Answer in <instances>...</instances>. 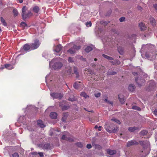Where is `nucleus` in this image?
<instances>
[{
    "label": "nucleus",
    "mask_w": 157,
    "mask_h": 157,
    "mask_svg": "<svg viewBox=\"0 0 157 157\" xmlns=\"http://www.w3.org/2000/svg\"><path fill=\"white\" fill-rule=\"evenodd\" d=\"M94 48V45H91L90 46H87L85 49V51L87 52H89Z\"/></svg>",
    "instance_id": "15"
},
{
    "label": "nucleus",
    "mask_w": 157,
    "mask_h": 157,
    "mask_svg": "<svg viewBox=\"0 0 157 157\" xmlns=\"http://www.w3.org/2000/svg\"><path fill=\"white\" fill-rule=\"evenodd\" d=\"M101 94L100 93L95 94V96L96 97H98L100 96Z\"/></svg>",
    "instance_id": "56"
},
{
    "label": "nucleus",
    "mask_w": 157,
    "mask_h": 157,
    "mask_svg": "<svg viewBox=\"0 0 157 157\" xmlns=\"http://www.w3.org/2000/svg\"><path fill=\"white\" fill-rule=\"evenodd\" d=\"M77 4L78 5H85L84 0H81L80 1L78 2Z\"/></svg>",
    "instance_id": "33"
},
{
    "label": "nucleus",
    "mask_w": 157,
    "mask_h": 157,
    "mask_svg": "<svg viewBox=\"0 0 157 157\" xmlns=\"http://www.w3.org/2000/svg\"><path fill=\"white\" fill-rule=\"evenodd\" d=\"M51 77H52V74L51 73L46 75L45 77L46 82H47V81H48V80L50 79V78Z\"/></svg>",
    "instance_id": "25"
},
{
    "label": "nucleus",
    "mask_w": 157,
    "mask_h": 157,
    "mask_svg": "<svg viewBox=\"0 0 157 157\" xmlns=\"http://www.w3.org/2000/svg\"><path fill=\"white\" fill-rule=\"evenodd\" d=\"M57 114L55 112H52L50 114V116L52 119H56L57 117Z\"/></svg>",
    "instance_id": "20"
},
{
    "label": "nucleus",
    "mask_w": 157,
    "mask_h": 157,
    "mask_svg": "<svg viewBox=\"0 0 157 157\" xmlns=\"http://www.w3.org/2000/svg\"><path fill=\"white\" fill-rule=\"evenodd\" d=\"M141 55L143 57L145 55L146 58L152 60L156 58V50L155 46L151 44L143 45L140 51Z\"/></svg>",
    "instance_id": "1"
},
{
    "label": "nucleus",
    "mask_w": 157,
    "mask_h": 157,
    "mask_svg": "<svg viewBox=\"0 0 157 157\" xmlns=\"http://www.w3.org/2000/svg\"><path fill=\"white\" fill-rule=\"evenodd\" d=\"M59 106L61 107L62 110H66L68 109V107L65 105H63L61 103H60L59 104Z\"/></svg>",
    "instance_id": "27"
},
{
    "label": "nucleus",
    "mask_w": 157,
    "mask_h": 157,
    "mask_svg": "<svg viewBox=\"0 0 157 157\" xmlns=\"http://www.w3.org/2000/svg\"><path fill=\"white\" fill-rule=\"evenodd\" d=\"M154 8L156 9L157 10V4H156L154 5Z\"/></svg>",
    "instance_id": "64"
},
{
    "label": "nucleus",
    "mask_w": 157,
    "mask_h": 157,
    "mask_svg": "<svg viewBox=\"0 0 157 157\" xmlns=\"http://www.w3.org/2000/svg\"><path fill=\"white\" fill-rule=\"evenodd\" d=\"M118 50L120 54L122 55L124 52V48L122 47L119 46L118 47Z\"/></svg>",
    "instance_id": "22"
},
{
    "label": "nucleus",
    "mask_w": 157,
    "mask_h": 157,
    "mask_svg": "<svg viewBox=\"0 0 157 157\" xmlns=\"http://www.w3.org/2000/svg\"><path fill=\"white\" fill-rule=\"evenodd\" d=\"M154 114L157 116V109H156L154 111Z\"/></svg>",
    "instance_id": "61"
},
{
    "label": "nucleus",
    "mask_w": 157,
    "mask_h": 157,
    "mask_svg": "<svg viewBox=\"0 0 157 157\" xmlns=\"http://www.w3.org/2000/svg\"><path fill=\"white\" fill-rule=\"evenodd\" d=\"M80 48L81 47L79 46H77L75 45L73 46V48H71V49L68 50L67 52L71 54H73L76 52L77 50L80 49Z\"/></svg>",
    "instance_id": "9"
},
{
    "label": "nucleus",
    "mask_w": 157,
    "mask_h": 157,
    "mask_svg": "<svg viewBox=\"0 0 157 157\" xmlns=\"http://www.w3.org/2000/svg\"><path fill=\"white\" fill-rule=\"evenodd\" d=\"M8 147H6L4 149V153H5V155H6V150H7L8 148Z\"/></svg>",
    "instance_id": "62"
},
{
    "label": "nucleus",
    "mask_w": 157,
    "mask_h": 157,
    "mask_svg": "<svg viewBox=\"0 0 157 157\" xmlns=\"http://www.w3.org/2000/svg\"><path fill=\"white\" fill-rule=\"evenodd\" d=\"M153 157H157V151H156L153 155Z\"/></svg>",
    "instance_id": "63"
},
{
    "label": "nucleus",
    "mask_w": 157,
    "mask_h": 157,
    "mask_svg": "<svg viewBox=\"0 0 157 157\" xmlns=\"http://www.w3.org/2000/svg\"><path fill=\"white\" fill-rule=\"evenodd\" d=\"M0 19L2 23L3 24V25L5 26H6L7 23L3 18L2 17H1Z\"/></svg>",
    "instance_id": "32"
},
{
    "label": "nucleus",
    "mask_w": 157,
    "mask_h": 157,
    "mask_svg": "<svg viewBox=\"0 0 157 157\" xmlns=\"http://www.w3.org/2000/svg\"><path fill=\"white\" fill-rule=\"evenodd\" d=\"M112 63L113 64H119L120 63V62L119 60H115L114 61H112Z\"/></svg>",
    "instance_id": "42"
},
{
    "label": "nucleus",
    "mask_w": 157,
    "mask_h": 157,
    "mask_svg": "<svg viewBox=\"0 0 157 157\" xmlns=\"http://www.w3.org/2000/svg\"><path fill=\"white\" fill-rule=\"evenodd\" d=\"M33 11L36 13H38L39 10V8L37 6H35L33 9Z\"/></svg>",
    "instance_id": "28"
},
{
    "label": "nucleus",
    "mask_w": 157,
    "mask_h": 157,
    "mask_svg": "<svg viewBox=\"0 0 157 157\" xmlns=\"http://www.w3.org/2000/svg\"><path fill=\"white\" fill-rule=\"evenodd\" d=\"M40 44L41 42L39 40H35L33 42L30 44L31 50H33L37 49L39 47Z\"/></svg>",
    "instance_id": "6"
},
{
    "label": "nucleus",
    "mask_w": 157,
    "mask_h": 157,
    "mask_svg": "<svg viewBox=\"0 0 157 157\" xmlns=\"http://www.w3.org/2000/svg\"><path fill=\"white\" fill-rule=\"evenodd\" d=\"M118 98L121 103L123 104L124 102V99L123 96L121 94H119L118 95Z\"/></svg>",
    "instance_id": "19"
},
{
    "label": "nucleus",
    "mask_w": 157,
    "mask_h": 157,
    "mask_svg": "<svg viewBox=\"0 0 157 157\" xmlns=\"http://www.w3.org/2000/svg\"><path fill=\"white\" fill-rule=\"evenodd\" d=\"M107 152L108 154L111 155L115 154L116 152V151L115 150H112L109 149L107 150Z\"/></svg>",
    "instance_id": "21"
},
{
    "label": "nucleus",
    "mask_w": 157,
    "mask_h": 157,
    "mask_svg": "<svg viewBox=\"0 0 157 157\" xmlns=\"http://www.w3.org/2000/svg\"><path fill=\"white\" fill-rule=\"evenodd\" d=\"M25 125L26 126H27L26 127L28 129L29 131H32V130H34L33 129L31 128L29 126H28V124H25Z\"/></svg>",
    "instance_id": "50"
},
{
    "label": "nucleus",
    "mask_w": 157,
    "mask_h": 157,
    "mask_svg": "<svg viewBox=\"0 0 157 157\" xmlns=\"http://www.w3.org/2000/svg\"><path fill=\"white\" fill-rule=\"evenodd\" d=\"M105 128L106 130L109 132H116L118 129L117 127H112L111 126H109V124H106L105 125Z\"/></svg>",
    "instance_id": "7"
},
{
    "label": "nucleus",
    "mask_w": 157,
    "mask_h": 157,
    "mask_svg": "<svg viewBox=\"0 0 157 157\" xmlns=\"http://www.w3.org/2000/svg\"><path fill=\"white\" fill-rule=\"evenodd\" d=\"M102 56L103 57H104L106 59H108V58H109V56L106 55L105 54H103Z\"/></svg>",
    "instance_id": "58"
},
{
    "label": "nucleus",
    "mask_w": 157,
    "mask_h": 157,
    "mask_svg": "<svg viewBox=\"0 0 157 157\" xmlns=\"http://www.w3.org/2000/svg\"><path fill=\"white\" fill-rule=\"evenodd\" d=\"M86 25L88 27H91L92 25V23L90 21H87L86 23Z\"/></svg>",
    "instance_id": "38"
},
{
    "label": "nucleus",
    "mask_w": 157,
    "mask_h": 157,
    "mask_svg": "<svg viewBox=\"0 0 157 157\" xmlns=\"http://www.w3.org/2000/svg\"><path fill=\"white\" fill-rule=\"evenodd\" d=\"M73 86L74 88L77 89L78 87L77 83L76 82L73 85Z\"/></svg>",
    "instance_id": "60"
},
{
    "label": "nucleus",
    "mask_w": 157,
    "mask_h": 157,
    "mask_svg": "<svg viewBox=\"0 0 157 157\" xmlns=\"http://www.w3.org/2000/svg\"><path fill=\"white\" fill-rule=\"evenodd\" d=\"M135 88V86L133 84H130L129 86L128 89L131 91H132L134 90Z\"/></svg>",
    "instance_id": "26"
},
{
    "label": "nucleus",
    "mask_w": 157,
    "mask_h": 157,
    "mask_svg": "<svg viewBox=\"0 0 157 157\" xmlns=\"http://www.w3.org/2000/svg\"><path fill=\"white\" fill-rule=\"evenodd\" d=\"M43 56L45 57L47 59H49L51 58V55L50 54H48L46 55H44V54H43Z\"/></svg>",
    "instance_id": "36"
},
{
    "label": "nucleus",
    "mask_w": 157,
    "mask_h": 157,
    "mask_svg": "<svg viewBox=\"0 0 157 157\" xmlns=\"http://www.w3.org/2000/svg\"><path fill=\"white\" fill-rule=\"evenodd\" d=\"M68 61L69 62H73V58L71 57H69L68 59Z\"/></svg>",
    "instance_id": "52"
},
{
    "label": "nucleus",
    "mask_w": 157,
    "mask_h": 157,
    "mask_svg": "<svg viewBox=\"0 0 157 157\" xmlns=\"http://www.w3.org/2000/svg\"><path fill=\"white\" fill-rule=\"evenodd\" d=\"M27 10V8L26 7V6H24L22 8V16L23 15H25L26 13L27 12H26Z\"/></svg>",
    "instance_id": "23"
},
{
    "label": "nucleus",
    "mask_w": 157,
    "mask_h": 157,
    "mask_svg": "<svg viewBox=\"0 0 157 157\" xmlns=\"http://www.w3.org/2000/svg\"><path fill=\"white\" fill-rule=\"evenodd\" d=\"M67 116V113H64L63 114V116L62 118V121L63 122H65L66 120Z\"/></svg>",
    "instance_id": "30"
},
{
    "label": "nucleus",
    "mask_w": 157,
    "mask_h": 157,
    "mask_svg": "<svg viewBox=\"0 0 157 157\" xmlns=\"http://www.w3.org/2000/svg\"><path fill=\"white\" fill-rule=\"evenodd\" d=\"M111 120L114 121L115 122L117 123V124H120V121L119 120H118L115 118H114L112 119Z\"/></svg>",
    "instance_id": "43"
},
{
    "label": "nucleus",
    "mask_w": 157,
    "mask_h": 157,
    "mask_svg": "<svg viewBox=\"0 0 157 157\" xmlns=\"http://www.w3.org/2000/svg\"><path fill=\"white\" fill-rule=\"evenodd\" d=\"M104 101L108 104H111V105H113V102L112 101H110L108 100L107 99H105Z\"/></svg>",
    "instance_id": "47"
},
{
    "label": "nucleus",
    "mask_w": 157,
    "mask_h": 157,
    "mask_svg": "<svg viewBox=\"0 0 157 157\" xmlns=\"http://www.w3.org/2000/svg\"><path fill=\"white\" fill-rule=\"evenodd\" d=\"M26 121V118L24 116H20L19 118L18 121L22 123H24V124L25 123Z\"/></svg>",
    "instance_id": "18"
},
{
    "label": "nucleus",
    "mask_w": 157,
    "mask_h": 157,
    "mask_svg": "<svg viewBox=\"0 0 157 157\" xmlns=\"http://www.w3.org/2000/svg\"><path fill=\"white\" fill-rule=\"evenodd\" d=\"M140 143L143 146L144 149L141 151L142 154L140 157H144L149 153L150 150L149 143L148 141H140Z\"/></svg>",
    "instance_id": "3"
},
{
    "label": "nucleus",
    "mask_w": 157,
    "mask_h": 157,
    "mask_svg": "<svg viewBox=\"0 0 157 157\" xmlns=\"http://www.w3.org/2000/svg\"><path fill=\"white\" fill-rule=\"evenodd\" d=\"M140 128L137 127H130L128 128V130L131 132H133L136 130H139Z\"/></svg>",
    "instance_id": "17"
},
{
    "label": "nucleus",
    "mask_w": 157,
    "mask_h": 157,
    "mask_svg": "<svg viewBox=\"0 0 157 157\" xmlns=\"http://www.w3.org/2000/svg\"><path fill=\"white\" fill-rule=\"evenodd\" d=\"M125 18L124 17H121L119 19V20L120 22H123Z\"/></svg>",
    "instance_id": "54"
},
{
    "label": "nucleus",
    "mask_w": 157,
    "mask_h": 157,
    "mask_svg": "<svg viewBox=\"0 0 157 157\" xmlns=\"http://www.w3.org/2000/svg\"><path fill=\"white\" fill-rule=\"evenodd\" d=\"M50 145L49 144H45L44 145V147L45 149H48L50 148Z\"/></svg>",
    "instance_id": "40"
},
{
    "label": "nucleus",
    "mask_w": 157,
    "mask_h": 157,
    "mask_svg": "<svg viewBox=\"0 0 157 157\" xmlns=\"http://www.w3.org/2000/svg\"><path fill=\"white\" fill-rule=\"evenodd\" d=\"M147 133V132L146 130L142 131L140 132V134L142 135H145Z\"/></svg>",
    "instance_id": "41"
},
{
    "label": "nucleus",
    "mask_w": 157,
    "mask_h": 157,
    "mask_svg": "<svg viewBox=\"0 0 157 157\" xmlns=\"http://www.w3.org/2000/svg\"><path fill=\"white\" fill-rule=\"evenodd\" d=\"M150 22L153 25H155V20L154 18L151 17L150 18Z\"/></svg>",
    "instance_id": "34"
},
{
    "label": "nucleus",
    "mask_w": 157,
    "mask_h": 157,
    "mask_svg": "<svg viewBox=\"0 0 157 157\" xmlns=\"http://www.w3.org/2000/svg\"><path fill=\"white\" fill-rule=\"evenodd\" d=\"M62 139L63 140H70V139L67 137H66V136L65 135H63L62 136Z\"/></svg>",
    "instance_id": "46"
},
{
    "label": "nucleus",
    "mask_w": 157,
    "mask_h": 157,
    "mask_svg": "<svg viewBox=\"0 0 157 157\" xmlns=\"http://www.w3.org/2000/svg\"><path fill=\"white\" fill-rule=\"evenodd\" d=\"M92 147L91 145L90 144H87L86 145V147L88 149H90Z\"/></svg>",
    "instance_id": "57"
},
{
    "label": "nucleus",
    "mask_w": 157,
    "mask_h": 157,
    "mask_svg": "<svg viewBox=\"0 0 157 157\" xmlns=\"http://www.w3.org/2000/svg\"><path fill=\"white\" fill-rule=\"evenodd\" d=\"M136 34H133L130 35H128V38L132 39V38H136Z\"/></svg>",
    "instance_id": "37"
},
{
    "label": "nucleus",
    "mask_w": 157,
    "mask_h": 157,
    "mask_svg": "<svg viewBox=\"0 0 157 157\" xmlns=\"http://www.w3.org/2000/svg\"><path fill=\"white\" fill-rule=\"evenodd\" d=\"M13 157H19V155L17 153H14L12 155Z\"/></svg>",
    "instance_id": "51"
},
{
    "label": "nucleus",
    "mask_w": 157,
    "mask_h": 157,
    "mask_svg": "<svg viewBox=\"0 0 157 157\" xmlns=\"http://www.w3.org/2000/svg\"><path fill=\"white\" fill-rule=\"evenodd\" d=\"M80 95L82 97L85 98H86L88 97V96L87 95L86 93L84 92H81L80 94Z\"/></svg>",
    "instance_id": "35"
},
{
    "label": "nucleus",
    "mask_w": 157,
    "mask_h": 157,
    "mask_svg": "<svg viewBox=\"0 0 157 157\" xmlns=\"http://www.w3.org/2000/svg\"><path fill=\"white\" fill-rule=\"evenodd\" d=\"M23 49L25 51L27 52H29L32 50L31 49V45H29L28 44H25L23 46Z\"/></svg>",
    "instance_id": "12"
},
{
    "label": "nucleus",
    "mask_w": 157,
    "mask_h": 157,
    "mask_svg": "<svg viewBox=\"0 0 157 157\" xmlns=\"http://www.w3.org/2000/svg\"><path fill=\"white\" fill-rule=\"evenodd\" d=\"M13 13L15 16H17L18 14V12L16 9H14L13 10Z\"/></svg>",
    "instance_id": "44"
},
{
    "label": "nucleus",
    "mask_w": 157,
    "mask_h": 157,
    "mask_svg": "<svg viewBox=\"0 0 157 157\" xmlns=\"http://www.w3.org/2000/svg\"><path fill=\"white\" fill-rule=\"evenodd\" d=\"M71 69L70 67H69L68 70H67V72L68 73V74L70 75L71 73Z\"/></svg>",
    "instance_id": "48"
},
{
    "label": "nucleus",
    "mask_w": 157,
    "mask_h": 157,
    "mask_svg": "<svg viewBox=\"0 0 157 157\" xmlns=\"http://www.w3.org/2000/svg\"><path fill=\"white\" fill-rule=\"evenodd\" d=\"M62 46L61 44H59L56 46L54 49L55 54L56 55H59L62 57H64L65 56L64 52L59 54V52L61 50Z\"/></svg>",
    "instance_id": "4"
},
{
    "label": "nucleus",
    "mask_w": 157,
    "mask_h": 157,
    "mask_svg": "<svg viewBox=\"0 0 157 157\" xmlns=\"http://www.w3.org/2000/svg\"><path fill=\"white\" fill-rule=\"evenodd\" d=\"M32 13L30 11H28L25 15L22 16V18L24 20H25L32 16Z\"/></svg>",
    "instance_id": "13"
},
{
    "label": "nucleus",
    "mask_w": 157,
    "mask_h": 157,
    "mask_svg": "<svg viewBox=\"0 0 157 157\" xmlns=\"http://www.w3.org/2000/svg\"><path fill=\"white\" fill-rule=\"evenodd\" d=\"M51 96L53 98V99L55 98H59V99L61 98L63 95L61 94H58L56 93H51L50 94Z\"/></svg>",
    "instance_id": "10"
},
{
    "label": "nucleus",
    "mask_w": 157,
    "mask_h": 157,
    "mask_svg": "<svg viewBox=\"0 0 157 157\" xmlns=\"http://www.w3.org/2000/svg\"><path fill=\"white\" fill-rule=\"evenodd\" d=\"M142 75L143 76L144 79H139L138 77H136L135 78V81L138 84V85L140 86L142 85V84L140 83V82H144L145 81V78H146V80H148L149 78L146 74L145 73H142Z\"/></svg>",
    "instance_id": "5"
},
{
    "label": "nucleus",
    "mask_w": 157,
    "mask_h": 157,
    "mask_svg": "<svg viewBox=\"0 0 157 157\" xmlns=\"http://www.w3.org/2000/svg\"><path fill=\"white\" fill-rule=\"evenodd\" d=\"M5 67L9 70H11L14 68L13 66L10 64H6L5 65Z\"/></svg>",
    "instance_id": "24"
},
{
    "label": "nucleus",
    "mask_w": 157,
    "mask_h": 157,
    "mask_svg": "<svg viewBox=\"0 0 157 157\" xmlns=\"http://www.w3.org/2000/svg\"><path fill=\"white\" fill-rule=\"evenodd\" d=\"M132 109H133L136 110H140V108L139 107L136 106H132Z\"/></svg>",
    "instance_id": "39"
},
{
    "label": "nucleus",
    "mask_w": 157,
    "mask_h": 157,
    "mask_svg": "<svg viewBox=\"0 0 157 157\" xmlns=\"http://www.w3.org/2000/svg\"><path fill=\"white\" fill-rule=\"evenodd\" d=\"M32 107V106L31 105H28L26 109V111L30 109Z\"/></svg>",
    "instance_id": "49"
},
{
    "label": "nucleus",
    "mask_w": 157,
    "mask_h": 157,
    "mask_svg": "<svg viewBox=\"0 0 157 157\" xmlns=\"http://www.w3.org/2000/svg\"><path fill=\"white\" fill-rule=\"evenodd\" d=\"M68 100L69 101H74L75 100V99L74 98H69Z\"/></svg>",
    "instance_id": "55"
},
{
    "label": "nucleus",
    "mask_w": 157,
    "mask_h": 157,
    "mask_svg": "<svg viewBox=\"0 0 157 157\" xmlns=\"http://www.w3.org/2000/svg\"><path fill=\"white\" fill-rule=\"evenodd\" d=\"M21 25L22 27H25L27 26V25L24 22H22L21 23Z\"/></svg>",
    "instance_id": "45"
},
{
    "label": "nucleus",
    "mask_w": 157,
    "mask_h": 157,
    "mask_svg": "<svg viewBox=\"0 0 157 157\" xmlns=\"http://www.w3.org/2000/svg\"><path fill=\"white\" fill-rule=\"evenodd\" d=\"M61 58H57L52 59L49 62V67L55 70H59L63 66V64L61 62Z\"/></svg>",
    "instance_id": "2"
},
{
    "label": "nucleus",
    "mask_w": 157,
    "mask_h": 157,
    "mask_svg": "<svg viewBox=\"0 0 157 157\" xmlns=\"http://www.w3.org/2000/svg\"><path fill=\"white\" fill-rule=\"evenodd\" d=\"M150 84L149 86V88L150 89H151V87H154V86L155 85V83L154 82V81H150Z\"/></svg>",
    "instance_id": "31"
},
{
    "label": "nucleus",
    "mask_w": 157,
    "mask_h": 157,
    "mask_svg": "<svg viewBox=\"0 0 157 157\" xmlns=\"http://www.w3.org/2000/svg\"><path fill=\"white\" fill-rule=\"evenodd\" d=\"M38 154L40 156V157H44V155L43 153L42 152H39L38 153Z\"/></svg>",
    "instance_id": "59"
},
{
    "label": "nucleus",
    "mask_w": 157,
    "mask_h": 157,
    "mask_svg": "<svg viewBox=\"0 0 157 157\" xmlns=\"http://www.w3.org/2000/svg\"><path fill=\"white\" fill-rule=\"evenodd\" d=\"M88 15V13L83 12L80 15V20L83 22L86 21L89 18Z\"/></svg>",
    "instance_id": "8"
},
{
    "label": "nucleus",
    "mask_w": 157,
    "mask_h": 157,
    "mask_svg": "<svg viewBox=\"0 0 157 157\" xmlns=\"http://www.w3.org/2000/svg\"><path fill=\"white\" fill-rule=\"evenodd\" d=\"M116 72H109L107 73L108 75H114L116 74Z\"/></svg>",
    "instance_id": "53"
},
{
    "label": "nucleus",
    "mask_w": 157,
    "mask_h": 157,
    "mask_svg": "<svg viewBox=\"0 0 157 157\" xmlns=\"http://www.w3.org/2000/svg\"><path fill=\"white\" fill-rule=\"evenodd\" d=\"M74 72L75 74L76 75V77L78 78L79 77L78 72V69L76 67H74Z\"/></svg>",
    "instance_id": "29"
},
{
    "label": "nucleus",
    "mask_w": 157,
    "mask_h": 157,
    "mask_svg": "<svg viewBox=\"0 0 157 157\" xmlns=\"http://www.w3.org/2000/svg\"><path fill=\"white\" fill-rule=\"evenodd\" d=\"M138 144V143L135 140H132L128 141L127 144V146L129 147L133 145H136Z\"/></svg>",
    "instance_id": "11"
},
{
    "label": "nucleus",
    "mask_w": 157,
    "mask_h": 157,
    "mask_svg": "<svg viewBox=\"0 0 157 157\" xmlns=\"http://www.w3.org/2000/svg\"><path fill=\"white\" fill-rule=\"evenodd\" d=\"M37 125L41 128H43L45 126L43 121L41 120H38L37 121Z\"/></svg>",
    "instance_id": "14"
},
{
    "label": "nucleus",
    "mask_w": 157,
    "mask_h": 157,
    "mask_svg": "<svg viewBox=\"0 0 157 157\" xmlns=\"http://www.w3.org/2000/svg\"><path fill=\"white\" fill-rule=\"evenodd\" d=\"M139 25L142 31L145 30L146 29V27L143 23L140 22L139 24Z\"/></svg>",
    "instance_id": "16"
}]
</instances>
